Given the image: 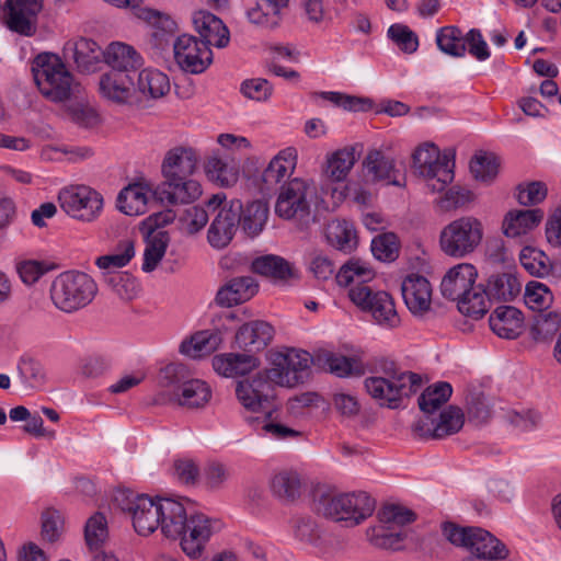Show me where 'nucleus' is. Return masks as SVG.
<instances>
[{"mask_svg":"<svg viewBox=\"0 0 561 561\" xmlns=\"http://www.w3.org/2000/svg\"><path fill=\"white\" fill-rule=\"evenodd\" d=\"M160 383L165 388L157 399L160 403L174 402L185 408L205 407L210 398V387L201 379H188L184 365L172 363L160 373Z\"/></svg>","mask_w":561,"mask_h":561,"instance_id":"nucleus-2","label":"nucleus"},{"mask_svg":"<svg viewBox=\"0 0 561 561\" xmlns=\"http://www.w3.org/2000/svg\"><path fill=\"white\" fill-rule=\"evenodd\" d=\"M439 50L448 56L461 58L466 55V34L457 26H444L436 33Z\"/></svg>","mask_w":561,"mask_h":561,"instance_id":"nucleus-50","label":"nucleus"},{"mask_svg":"<svg viewBox=\"0 0 561 561\" xmlns=\"http://www.w3.org/2000/svg\"><path fill=\"white\" fill-rule=\"evenodd\" d=\"M215 371L227 378L243 376L259 367L260 360L256 356L245 353H224L213 357Z\"/></svg>","mask_w":561,"mask_h":561,"instance_id":"nucleus-35","label":"nucleus"},{"mask_svg":"<svg viewBox=\"0 0 561 561\" xmlns=\"http://www.w3.org/2000/svg\"><path fill=\"white\" fill-rule=\"evenodd\" d=\"M356 162L355 149L344 147L325 156L322 174L331 183L344 182Z\"/></svg>","mask_w":561,"mask_h":561,"instance_id":"nucleus-39","label":"nucleus"},{"mask_svg":"<svg viewBox=\"0 0 561 561\" xmlns=\"http://www.w3.org/2000/svg\"><path fill=\"white\" fill-rule=\"evenodd\" d=\"M478 270L471 263H458L450 267L440 282L445 298L457 301L458 310L468 317L479 319L488 312L485 288L477 284Z\"/></svg>","mask_w":561,"mask_h":561,"instance_id":"nucleus-1","label":"nucleus"},{"mask_svg":"<svg viewBox=\"0 0 561 561\" xmlns=\"http://www.w3.org/2000/svg\"><path fill=\"white\" fill-rule=\"evenodd\" d=\"M259 290V285L251 276L232 278L219 289L216 300L219 305L231 307L251 299Z\"/></svg>","mask_w":561,"mask_h":561,"instance_id":"nucleus-40","label":"nucleus"},{"mask_svg":"<svg viewBox=\"0 0 561 561\" xmlns=\"http://www.w3.org/2000/svg\"><path fill=\"white\" fill-rule=\"evenodd\" d=\"M205 172L208 179L221 187H231L240 178V163L234 158L222 157L213 152L206 163Z\"/></svg>","mask_w":561,"mask_h":561,"instance_id":"nucleus-36","label":"nucleus"},{"mask_svg":"<svg viewBox=\"0 0 561 561\" xmlns=\"http://www.w3.org/2000/svg\"><path fill=\"white\" fill-rule=\"evenodd\" d=\"M352 302L360 310L368 311L380 327L393 329L400 324L393 299L383 290L353 291Z\"/></svg>","mask_w":561,"mask_h":561,"instance_id":"nucleus-18","label":"nucleus"},{"mask_svg":"<svg viewBox=\"0 0 561 561\" xmlns=\"http://www.w3.org/2000/svg\"><path fill=\"white\" fill-rule=\"evenodd\" d=\"M524 301L529 309L542 311L551 306L553 295L547 285L531 280L525 287Z\"/></svg>","mask_w":561,"mask_h":561,"instance_id":"nucleus-61","label":"nucleus"},{"mask_svg":"<svg viewBox=\"0 0 561 561\" xmlns=\"http://www.w3.org/2000/svg\"><path fill=\"white\" fill-rule=\"evenodd\" d=\"M104 282L106 286L119 299L130 301L140 293L137 279L128 273H106Z\"/></svg>","mask_w":561,"mask_h":561,"instance_id":"nucleus-54","label":"nucleus"},{"mask_svg":"<svg viewBox=\"0 0 561 561\" xmlns=\"http://www.w3.org/2000/svg\"><path fill=\"white\" fill-rule=\"evenodd\" d=\"M220 529V520L203 513H191L185 530L179 538L182 551L191 559H199L210 538Z\"/></svg>","mask_w":561,"mask_h":561,"instance_id":"nucleus-16","label":"nucleus"},{"mask_svg":"<svg viewBox=\"0 0 561 561\" xmlns=\"http://www.w3.org/2000/svg\"><path fill=\"white\" fill-rule=\"evenodd\" d=\"M104 62L112 69L130 72L144 64L141 55L130 45L123 42H113L104 50Z\"/></svg>","mask_w":561,"mask_h":561,"instance_id":"nucleus-38","label":"nucleus"},{"mask_svg":"<svg viewBox=\"0 0 561 561\" xmlns=\"http://www.w3.org/2000/svg\"><path fill=\"white\" fill-rule=\"evenodd\" d=\"M522 291V283L515 274L502 273L492 275L488 280L485 288L488 308L490 307V300L499 301H512Z\"/></svg>","mask_w":561,"mask_h":561,"instance_id":"nucleus-45","label":"nucleus"},{"mask_svg":"<svg viewBox=\"0 0 561 561\" xmlns=\"http://www.w3.org/2000/svg\"><path fill=\"white\" fill-rule=\"evenodd\" d=\"M519 261L523 267L531 275L537 277L547 276L550 273V260L546 253L533 247H525L519 254Z\"/></svg>","mask_w":561,"mask_h":561,"instance_id":"nucleus-60","label":"nucleus"},{"mask_svg":"<svg viewBox=\"0 0 561 561\" xmlns=\"http://www.w3.org/2000/svg\"><path fill=\"white\" fill-rule=\"evenodd\" d=\"M401 293L408 309L415 316L427 312L432 305V286L426 277L408 275L401 284Z\"/></svg>","mask_w":561,"mask_h":561,"instance_id":"nucleus-29","label":"nucleus"},{"mask_svg":"<svg viewBox=\"0 0 561 561\" xmlns=\"http://www.w3.org/2000/svg\"><path fill=\"white\" fill-rule=\"evenodd\" d=\"M297 157L296 148L282 149L263 171V181L267 185H275L289 178L296 169Z\"/></svg>","mask_w":561,"mask_h":561,"instance_id":"nucleus-42","label":"nucleus"},{"mask_svg":"<svg viewBox=\"0 0 561 561\" xmlns=\"http://www.w3.org/2000/svg\"><path fill=\"white\" fill-rule=\"evenodd\" d=\"M422 379L411 371H397L393 367L385 370L383 376H371L365 379L367 393L380 405L397 408L403 397L415 393Z\"/></svg>","mask_w":561,"mask_h":561,"instance_id":"nucleus-9","label":"nucleus"},{"mask_svg":"<svg viewBox=\"0 0 561 561\" xmlns=\"http://www.w3.org/2000/svg\"><path fill=\"white\" fill-rule=\"evenodd\" d=\"M561 327V317L557 312H549L537 317L533 328L531 335L537 342H546L559 331Z\"/></svg>","mask_w":561,"mask_h":561,"instance_id":"nucleus-63","label":"nucleus"},{"mask_svg":"<svg viewBox=\"0 0 561 561\" xmlns=\"http://www.w3.org/2000/svg\"><path fill=\"white\" fill-rule=\"evenodd\" d=\"M274 328L266 321L254 320L242 324L236 334V343L248 353L264 350L273 340Z\"/></svg>","mask_w":561,"mask_h":561,"instance_id":"nucleus-31","label":"nucleus"},{"mask_svg":"<svg viewBox=\"0 0 561 561\" xmlns=\"http://www.w3.org/2000/svg\"><path fill=\"white\" fill-rule=\"evenodd\" d=\"M288 0H256L247 11L248 20L263 27H275L282 20V11Z\"/></svg>","mask_w":561,"mask_h":561,"instance_id":"nucleus-43","label":"nucleus"},{"mask_svg":"<svg viewBox=\"0 0 561 561\" xmlns=\"http://www.w3.org/2000/svg\"><path fill=\"white\" fill-rule=\"evenodd\" d=\"M484 227L474 216H462L446 225L439 233L440 250L449 257L463 259L482 243Z\"/></svg>","mask_w":561,"mask_h":561,"instance_id":"nucleus-8","label":"nucleus"},{"mask_svg":"<svg viewBox=\"0 0 561 561\" xmlns=\"http://www.w3.org/2000/svg\"><path fill=\"white\" fill-rule=\"evenodd\" d=\"M542 219L543 211L540 208H511L503 216L501 231L507 239L524 242Z\"/></svg>","mask_w":561,"mask_h":561,"instance_id":"nucleus-20","label":"nucleus"},{"mask_svg":"<svg viewBox=\"0 0 561 561\" xmlns=\"http://www.w3.org/2000/svg\"><path fill=\"white\" fill-rule=\"evenodd\" d=\"M271 417L272 411L270 410L265 412L262 417H248V422L251 423L261 435L274 439H295L300 437L301 433L299 431L276 423Z\"/></svg>","mask_w":561,"mask_h":561,"instance_id":"nucleus-52","label":"nucleus"},{"mask_svg":"<svg viewBox=\"0 0 561 561\" xmlns=\"http://www.w3.org/2000/svg\"><path fill=\"white\" fill-rule=\"evenodd\" d=\"M99 93L103 99L114 104H128L135 93L134 79L127 72L110 70L100 77Z\"/></svg>","mask_w":561,"mask_h":561,"instance_id":"nucleus-27","label":"nucleus"},{"mask_svg":"<svg viewBox=\"0 0 561 561\" xmlns=\"http://www.w3.org/2000/svg\"><path fill=\"white\" fill-rule=\"evenodd\" d=\"M58 203L68 216L83 222L99 218L104 205L103 196L85 185L64 187L58 193Z\"/></svg>","mask_w":561,"mask_h":561,"instance_id":"nucleus-14","label":"nucleus"},{"mask_svg":"<svg viewBox=\"0 0 561 561\" xmlns=\"http://www.w3.org/2000/svg\"><path fill=\"white\" fill-rule=\"evenodd\" d=\"M186 501L172 497H160L159 529L163 537L178 540L184 533L190 512Z\"/></svg>","mask_w":561,"mask_h":561,"instance_id":"nucleus-25","label":"nucleus"},{"mask_svg":"<svg viewBox=\"0 0 561 561\" xmlns=\"http://www.w3.org/2000/svg\"><path fill=\"white\" fill-rule=\"evenodd\" d=\"M137 90L144 96L162 98L170 90V81L164 72L151 67L145 68L138 75Z\"/></svg>","mask_w":561,"mask_h":561,"instance_id":"nucleus-47","label":"nucleus"},{"mask_svg":"<svg viewBox=\"0 0 561 561\" xmlns=\"http://www.w3.org/2000/svg\"><path fill=\"white\" fill-rule=\"evenodd\" d=\"M199 156L191 147L178 146L168 150L161 163L163 180L193 176L197 170Z\"/></svg>","mask_w":561,"mask_h":561,"instance_id":"nucleus-28","label":"nucleus"},{"mask_svg":"<svg viewBox=\"0 0 561 561\" xmlns=\"http://www.w3.org/2000/svg\"><path fill=\"white\" fill-rule=\"evenodd\" d=\"M65 57L71 59L79 72H95L104 61V50L90 38L69 41L64 47Z\"/></svg>","mask_w":561,"mask_h":561,"instance_id":"nucleus-23","label":"nucleus"},{"mask_svg":"<svg viewBox=\"0 0 561 561\" xmlns=\"http://www.w3.org/2000/svg\"><path fill=\"white\" fill-rule=\"evenodd\" d=\"M267 381L270 380L266 378V374L264 376L257 374L252 378L237 382L236 396L244 410L251 413H262L263 415L271 410Z\"/></svg>","mask_w":561,"mask_h":561,"instance_id":"nucleus-22","label":"nucleus"},{"mask_svg":"<svg viewBox=\"0 0 561 561\" xmlns=\"http://www.w3.org/2000/svg\"><path fill=\"white\" fill-rule=\"evenodd\" d=\"M41 10L42 0H5L0 13L9 30L31 36L36 31V18Z\"/></svg>","mask_w":561,"mask_h":561,"instance_id":"nucleus-19","label":"nucleus"},{"mask_svg":"<svg viewBox=\"0 0 561 561\" xmlns=\"http://www.w3.org/2000/svg\"><path fill=\"white\" fill-rule=\"evenodd\" d=\"M206 205L213 211L218 210L207 232L208 242L215 249H222L231 242L240 225L242 205L239 201L227 202L225 193L214 194Z\"/></svg>","mask_w":561,"mask_h":561,"instance_id":"nucleus-13","label":"nucleus"},{"mask_svg":"<svg viewBox=\"0 0 561 561\" xmlns=\"http://www.w3.org/2000/svg\"><path fill=\"white\" fill-rule=\"evenodd\" d=\"M517 203L527 208H535L548 196V186L542 181H524L515 188Z\"/></svg>","mask_w":561,"mask_h":561,"instance_id":"nucleus-55","label":"nucleus"},{"mask_svg":"<svg viewBox=\"0 0 561 561\" xmlns=\"http://www.w3.org/2000/svg\"><path fill=\"white\" fill-rule=\"evenodd\" d=\"M320 359L324 367L337 377L359 376L364 373L362 362L356 356H345L340 353L325 352Z\"/></svg>","mask_w":561,"mask_h":561,"instance_id":"nucleus-49","label":"nucleus"},{"mask_svg":"<svg viewBox=\"0 0 561 561\" xmlns=\"http://www.w3.org/2000/svg\"><path fill=\"white\" fill-rule=\"evenodd\" d=\"M499 159L491 153L476 154L470 161V172L477 181L491 184L499 174Z\"/></svg>","mask_w":561,"mask_h":561,"instance_id":"nucleus-59","label":"nucleus"},{"mask_svg":"<svg viewBox=\"0 0 561 561\" xmlns=\"http://www.w3.org/2000/svg\"><path fill=\"white\" fill-rule=\"evenodd\" d=\"M316 187L302 179H294L283 186L275 204V213L283 219H302L310 213Z\"/></svg>","mask_w":561,"mask_h":561,"instance_id":"nucleus-15","label":"nucleus"},{"mask_svg":"<svg viewBox=\"0 0 561 561\" xmlns=\"http://www.w3.org/2000/svg\"><path fill=\"white\" fill-rule=\"evenodd\" d=\"M32 72L39 92L47 100L62 102L70 98L73 79L56 54H38L32 61Z\"/></svg>","mask_w":561,"mask_h":561,"instance_id":"nucleus-7","label":"nucleus"},{"mask_svg":"<svg viewBox=\"0 0 561 561\" xmlns=\"http://www.w3.org/2000/svg\"><path fill=\"white\" fill-rule=\"evenodd\" d=\"M491 330L500 337L515 339L524 325L523 313L512 306L497 307L489 319Z\"/></svg>","mask_w":561,"mask_h":561,"instance_id":"nucleus-37","label":"nucleus"},{"mask_svg":"<svg viewBox=\"0 0 561 561\" xmlns=\"http://www.w3.org/2000/svg\"><path fill=\"white\" fill-rule=\"evenodd\" d=\"M376 277L370 264L360 259H350L336 273L335 279L339 286L348 289V298L352 301L353 291H370L369 286Z\"/></svg>","mask_w":561,"mask_h":561,"instance_id":"nucleus-26","label":"nucleus"},{"mask_svg":"<svg viewBox=\"0 0 561 561\" xmlns=\"http://www.w3.org/2000/svg\"><path fill=\"white\" fill-rule=\"evenodd\" d=\"M135 255V247L130 240H125L117 249L107 255L99 256L95 260L96 266L102 271L105 278L106 273H118L116 270L126 266Z\"/></svg>","mask_w":561,"mask_h":561,"instance_id":"nucleus-51","label":"nucleus"},{"mask_svg":"<svg viewBox=\"0 0 561 561\" xmlns=\"http://www.w3.org/2000/svg\"><path fill=\"white\" fill-rule=\"evenodd\" d=\"M316 511L334 522L357 526L371 516L375 501L365 492L322 493L314 502Z\"/></svg>","mask_w":561,"mask_h":561,"instance_id":"nucleus-5","label":"nucleus"},{"mask_svg":"<svg viewBox=\"0 0 561 561\" xmlns=\"http://www.w3.org/2000/svg\"><path fill=\"white\" fill-rule=\"evenodd\" d=\"M133 15L152 30L153 44L160 49L169 45L171 37L178 31V23L170 14L142 3L138 4Z\"/></svg>","mask_w":561,"mask_h":561,"instance_id":"nucleus-24","label":"nucleus"},{"mask_svg":"<svg viewBox=\"0 0 561 561\" xmlns=\"http://www.w3.org/2000/svg\"><path fill=\"white\" fill-rule=\"evenodd\" d=\"M98 293L94 279L85 273L68 271L51 283L50 299L64 312H75L92 302Z\"/></svg>","mask_w":561,"mask_h":561,"instance_id":"nucleus-6","label":"nucleus"},{"mask_svg":"<svg viewBox=\"0 0 561 561\" xmlns=\"http://www.w3.org/2000/svg\"><path fill=\"white\" fill-rule=\"evenodd\" d=\"M162 201L172 205L191 204L197 201L203 188L201 183L192 176L163 180L159 186Z\"/></svg>","mask_w":561,"mask_h":561,"instance_id":"nucleus-30","label":"nucleus"},{"mask_svg":"<svg viewBox=\"0 0 561 561\" xmlns=\"http://www.w3.org/2000/svg\"><path fill=\"white\" fill-rule=\"evenodd\" d=\"M268 217L267 204L255 201L247 205L240 224L243 231L250 237H256L262 232Z\"/></svg>","mask_w":561,"mask_h":561,"instance_id":"nucleus-53","label":"nucleus"},{"mask_svg":"<svg viewBox=\"0 0 561 561\" xmlns=\"http://www.w3.org/2000/svg\"><path fill=\"white\" fill-rule=\"evenodd\" d=\"M153 194L147 182H135L124 187L117 196V208L127 216H139L147 211Z\"/></svg>","mask_w":561,"mask_h":561,"instance_id":"nucleus-34","label":"nucleus"},{"mask_svg":"<svg viewBox=\"0 0 561 561\" xmlns=\"http://www.w3.org/2000/svg\"><path fill=\"white\" fill-rule=\"evenodd\" d=\"M174 59L185 72L202 73L213 61V53L208 45L192 35L179 36L174 44Z\"/></svg>","mask_w":561,"mask_h":561,"instance_id":"nucleus-17","label":"nucleus"},{"mask_svg":"<svg viewBox=\"0 0 561 561\" xmlns=\"http://www.w3.org/2000/svg\"><path fill=\"white\" fill-rule=\"evenodd\" d=\"M442 533L446 540L470 552L466 561H503L508 556L506 546L488 530L444 523Z\"/></svg>","mask_w":561,"mask_h":561,"instance_id":"nucleus-4","label":"nucleus"},{"mask_svg":"<svg viewBox=\"0 0 561 561\" xmlns=\"http://www.w3.org/2000/svg\"><path fill=\"white\" fill-rule=\"evenodd\" d=\"M147 245L144 252L142 271L152 272L165 254L169 243L167 232L147 234Z\"/></svg>","mask_w":561,"mask_h":561,"instance_id":"nucleus-58","label":"nucleus"},{"mask_svg":"<svg viewBox=\"0 0 561 561\" xmlns=\"http://www.w3.org/2000/svg\"><path fill=\"white\" fill-rule=\"evenodd\" d=\"M463 413L456 407H449L444 410L438 420L430 415L420 417L413 424V432L421 438H444L453 435L463 426Z\"/></svg>","mask_w":561,"mask_h":561,"instance_id":"nucleus-21","label":"nucleus"},{"mask_svg":"<svg viewBox=\"0 0 561 561\" xmlns=\"http://www.w3.org/2000/svg\"><path fill=\"white\" fill-rule=\"evenodd\" d=\"M113 504L129 515L138 535L149 536L159 529L160 497L153 499L131 490L118 489L113 494Z\"/></svg>","mask_w":561,"mask_h":561,"instance_id":"nucleus-10","label":"nucleus"},{"mask_svg":"<svg viewBox=\"0 0 561 561\" xmlns=\"http://www.w3.org/2000/svg\"><path fill=\"white\" fill-rule=\"evenodd\" d=\"M192 22L195 31L202 36L208 46L214 45L218 48L226 47L230 36L224 22L213 13L198 10L193 13Z\"/></svg>","mask_w":561,"mask_h":561,"instance_id":"nucleus-32","label":"nucleus"},{"mask_svg":"<svg viewBox=\"0 0 561 561\" xmlns=\"http://www.w3.org/2000/svg\"><path fill=\"white\" fill-rule=\"evenodd\" d=\"M453 388L448 382H437L427 387L419 398L420 409L430 415L439 409L451 396Z\"/></svg>","mask_w":561,"mask_h":561,"instance_id":"nucleus-57","label":"nucleus"},{"mask_svg":"<svg viewBox=\"0 0 561 561\" xmlns=\"http://www.w3.org/2000/svg\"><path fill=\"white\" fill-rule=\"evenodd\" d=\"M65 533V518L54 508H46L41 516V538L43 541L55 545L59 542Z\"/></svg>","mask_w":561,"mask_h":561,"instance_id":"nucleus-56","label":"nucleus"},{"mask_svg":"<svg viewBox=\"0 0 561 561\" xmlns=\"http://www.w3.org/2000/svg\"><path fill=\"white\" fill-rule=\"evenodd\" d=\"M85 542L90 550H99L107 538V523L105 517L96 513L85 523L84 528Z\"/></svg>","mask_w":561,"mask_h":561,"instance_id":"nucleus-62","label":"nucleus"},{"mask_svg":"<svg viewBox=\"0 0 561 561\" xmlns=\"http://www.w3.org/2000/svg\"><path fill=\"white\" fill-rule=\"evenodd\" d=\"M222 343L221 333L205 330L196 332L180 345V352L193 359L202 358L214 353Z\"/></svg>","mask_w":561,"mask_h":561,"instance_id":"nucleus-41","label":"nucleus"},{"mask_svg":"<svg viewBox=\"0 0 561 561\" xmlns=\"http://www.w3.org/2000/svg\"><path fill=\"white\" fill-rule=\"evenodd\" d=\"M251 267L254 273L272 279L274 283H286L299 276L298 270L291 262L276 254L255 257Z\"/></svg>","mask_w":561,"mask_h":561,"instance_id":"nucleus-33","label":"nucleus"},{"mask_svg":"<svg viewBox=\"0 0 561 561\" xmlns=\"http://www.w3.org/2000/svg\"><path fill=\"white\" fill-rule=\"evenodd\" d=\"M311 363L312 357L307 351L285 347L272 354L266 378L279 387H297L308 379Z\"/></svg>","mask_w":561,"mask_h":561,"instance_id":"nucleus-11","label":"nucleus"},{"mask_svg":"<svg viewBox=\"0 0 561 561\" xmlns=\"http://www.w3.org/2000/svg\"><path fill=\"white\" fill-rule=\"evenodd\" d=\"M325 239L336 250L350 253L356 249L358 239L354 225L346 219H333L325 227Z\"/></svg>","mask_w":561,"mask_h":561,"instance_id":"nucleus-44","label":"nucleus"},{"mask_svg":"<svg viewBox=\"0 0 561 561\" xmlns=\"http://www.w3.org/2000/svg\"><path fill=\"white\" fill-rule=\"evenodd\" d=\"M378 519L379 525L367 533L370 542L379 548L397 550L404 537L402 527L414 522L415 514L402 505L388 504L378 512Z\"/></svg>","mask_w":561,"mask_h":561,"instance_id":"nucleus-12","label":"nucleus"},{"mask_svg":"<svg viewBox=\"0 0 561 561\" xmlns=\"http://www.w3.org/2000/svg\"><path fill=\"white\" fill-rule=\"evenodd\" d=\"M365 168L369 175L377 181H387L393 185H401L397 180L396 161L380 150H371L365 159Z\"/></svg>","mask_w":561,"mask_h":561,"instance_id":"nucleus-46","label":"nucleus"},{"mask_svg":"<svg viewBox=\"0 0 561 561\" xmlns=\"http://www.w3.org/2000/svg\"><path fill=\"white\" fill-rule=\"evenodd\" d=\"M455 150H439L434 142H423L412 154L413 168L433 193H442L455 178Z\"/></svg>","mask_w":561,"mask_h":561,"instance_id":"nucleus-3","label":"nucleus"},{"mask_svg":"<svg viewBox=\"0 0 561 561\" xmlns=\"http://www.w3.org/2000/svg\"><path fill=\"white\" fill-rule=\"evenodd\" d=\"M270 489L276 497L294 501L300 495L301 481L299 474L286 469L277 471L270 480Z\"/></svg>","mask_w":561,"mask_h":561,"instance_id":"nucleus-48","label":"nucleus"},{"mask_svg":"<svg viewBox=\"0 0 561 561\" xmlns=\"http://www.w3.org/2000/svg\"><path fill=\"white\" fill-rule=\"evenodd\" d=\"M208 219V213L204 207H188L179 218L180 229L186 234H195L204 229Z\"/></svg>","mask_w":561,"mask_h":561,"instance_id":"nucleus-64","label":"nucleus"}]
</instances>
